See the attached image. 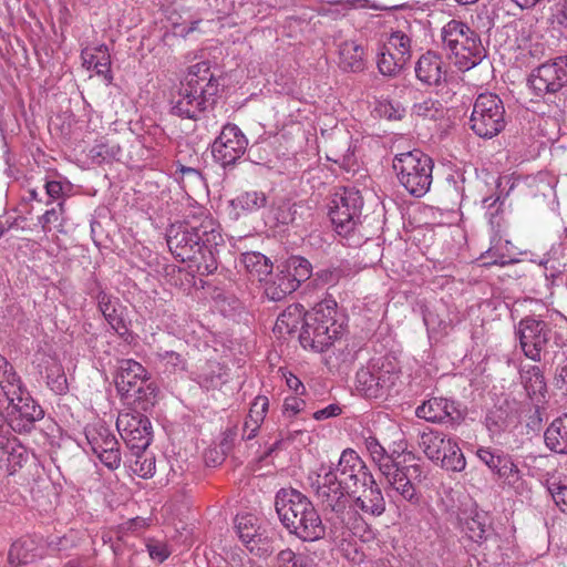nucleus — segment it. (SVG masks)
<instances>
[{"mask_svg":"<svg viewBox=\"0 0 567 567\" xmlns=\"http://www.w3.org/2000/svg\"><path fill=\"white\" fill-rule=\"evenodd\" d=\"M235 528L240 540L252 551L255 549L254 545L260 540L261 537L257 518L251 514L237 515Z\"/></svg>","mask_w":567,"mask_h":567,"instance_id":"f704fd0d","label":"nucleus"},{"mask_svg":"<svg viewBox=\"0 0 567 567\" xmlns=\"http://www.w3.org/2000/svg\"><path fill=\"white\" fill-rule=\"evenodd\" d=\"M136 460L132 465V471L140 477H152L155 473V460L145 451H133Z\"/></svg>","mask_w":567,"mask_h":567,"instance_id":"8fccbe9b","label":"nucleus"},{"mask_svg":"<svg viewBox=\"0 0 567 567\" xmlns=\"http://www.w3.org/2000/svg\"><path fill=\"white\" fill-rule=\"evenodd\" d=\"M546 446L558 454H567V413L556 417L546 429Z\"/></svg>","mask_w":567,"mask_h":567,"instance_id":"2f4dec72","label":"nucleus"},{"mask_svg":"<svg viewBox=\"0 0 567 567\" xmlns=\"http://www.w3.org/2000/svg\"><path fill=\"white\" fill-rule=\"evenodd\" d=\"M312 564L309 557L296 554L290 548L280 550L276 556V567H309Z\"/></svg>","mask_w":567,"mask_h":567,"instance_id":"de8ad7c7","label":"nucleus"},{"mask_svg":"<svg viewBox=\"0 0 567 567\" xmlns=\"http://www.w3.org/2000/svg\"><path fill=\"white\" fill-rule=\"evenodd\" d=\"M132 451H145L152 441V425L128 430L121 436Z\"/></svg>","mask_w":567,"mask_h":567,"instance_id":"c03bdc74","label":"nucleus"},{"mask_svg":"<svg viewBox=\"0 0 567 567\" xmlns=\"http://www.w3.org/2000/svg\"><path fill=\"white\" fill-rule=\"evenodd\" d=\"M470 125L480 137L492 138L501 133L506 125L502 100L496 94H480L473 105Z\"/></svg>","mask_w":567,"mask_h":567,"instance_id":"9b49d317","label":"nucleus"},{"mask_svg":"<svg viewBox=\"0 0 567 567\" xmlns=\"http://www.w3.org/2000/svg\"><path fill=\"white\" fill-rule=\"evenodd\" d=\"M344 276V271L339 267L321 269L316 272V280L322 285H336Z\"/></svg>","mask_w":567,"mask_h":567,"instance_id":"4d7b16f0","label":"nucleus"},{"mask_svg":"<svg viewBox=\"0 0 567 567\" xmlns=\"http://www.w3.org/2000/svg\"><path fill=\"white\" fill-rule=\"evenodd\" d=\"M405 471H409V468L401 466L380 471L388 483L386 494L393 502H395L396 496H400L410 504L417 505L420 503V494Z\"/></svg>","mask_w":567,"mask_h":567,"instance_id":"aec40b11","label":"nucleus"},{"mask_svg":"<svg viewBox=\"0 0 567 567\" xmlns=\"http://www.w3.org/2000/svg\"><path fill=\"white\" fill-rule=\"evenodd\" d=\"M99 310L111 328L124 340H128L131 333L123 318V308L118 301L102 292L99 295Z\"/></svg>","mask_w":567,"mask_h":567,"instance_id":"393cba45","label":"nucleus"},{"mask_svg":"<svg viewBox=\"0 0 567 567\" xmlns=\"http://www.w3.org/2000/svg\"><path fill=\"white\" fill-rule=\"evenodd\" d=\"M530 86L539 94H554L567 86V55L539 65L530 75Z\"/></svg>","mask_w":567,"mask_h":567,"instance_id":"2eb2a0df","label":"nucleus"},{"mask_svg":"<svg viewBox=\"0 0 567 567\" xmlns=\"http://www.w3.org/2000/svg\"><path fill=\"white\" fill-rule=\"evenodd\" d=\"M359 496L354 501V506L363 513L380 516L385 511V501L381 488L374 481V484H367L360 487Z\"/></svg>","mask_w":567,"mask_h":567,"instance_id":"cd10ccee","label":"nucleus"},{"mask_svg":"<svg viewBox=\"0 0 567 567\" xmlns=\"http://www.w3.org/2000/svg\"><path fill=\"white\" fill-rule=\"evenodd\" d=\"M286 272L299 287L302 281L309 279L312 275L311 264L303 257L292 256L287 262Z\"/></svg>","mask_w":567,"mask_h":567,"instance_id":"a18cd8bd","label":"nucleus"},{"mask_svg":"<svg viewBox=\"0 0 567 567\" xmlns=\"http://www.w3.org/2000/svg\"><path fill=\"white\" fill-rule=\"evenodd\" d=\"M342 413V408L338 403H331L328 406L313 412L312 417L317 421H323L336 417Z\"/></svg>","mask_w":567,"mask_h":567,"instance_id":"680f3d73","label":"nucleus"},{"mask_svg":"<svg viewBox=\"0 0 567 567\" xmlns=\"http://www.w3.org/2000/svg\"><path fill=\"white\" fill-rule=\"evenodd\" d=\"M337 301L329 297L318 302L307 313L306 324L299 339L305 349L310 347L316 352L328 351V346L341 333L342 324L336 319Z\"/></svg>","mask_w":567,"mask_h":567,"instance_id":"423d86ee","label":"nucleus"},{"mask_svg":"<svg viewBox=\"0 0 567 567\" xmlns=\"http://www.w3.org/2000/svg\"><path fill=\"white\" fill-rule=\"evenodd\" d=\"M147 378V371L140 362L132 358L116 360L114 381L121 396L132 391L133 388L141 384Z\"/></svg>","mask_w":567,"mask_h":567,"instance_id":"4be33fe9","label":"nucleus"},{"mask_svg":"<svg viewBox=\"0 0 567 567\" xmlns=\"http://www.w3.org/2000/svg\"><path fill=\"white\" fill-rule=\"evenodd\" d=\"M443 62L433 52H426L419 59L415 66L416 78L426 85H439L444 76Z\"/></svg>","mask_w":567,"mask_h":567,"instance_id":"c85d7f7f","label":"nucleus"},{"mask_svg":"<svg viewBox=\"0 0 567 567\" xmlns=\"http://www.w3.org/2000/svg\"><path fill=\"white\" fill-rule=\"evenodd\" d=\"M2 456L0 467L7 475H14L33 458V454L14 436L4 435V442L0 445Z\"/></svg>","mask_w":567,"mask_h":567,"instance_id":"412c9836","label":"nucleus"},{"mask_svg":"<svg viewBox=\"0 0 567 567\" xmlns=\"http://www.w3.org/2000/svg\"><path fill=\"white\" fill-rule=\"evenodd\" d=\"M306 406V402L298 395H289L284 402V414L287 416H295L301 412Z\"/></svg>","mask_w":567,"mask_h":567,"instance_id":"bf43d9fd","label":"nucleus"},{"mask_svg":"<svg viewBox=\"0 0 567 567\" xmlns=\"http://www.w3.org/2000/svg\"><path fill=\"white\" fill-rule=\"evenodd\" d=\"M146 526H147V522L145 518H142V517H135L124 524V527L127 530H131L134 533L144 529Z\"/></svg>","mask_w":567,"mask_h":567,"instance_id":"338daca9","label":"nucleus"},{"mask_svg":"<svg viewBox=\"0 0 567 567\" xmlns=\"http://www.w3.org/2000/svg\"><path fill=\"white\" fill-rule=\"evenodd\" d=\"M78 540V533L74 530H70L69 533L62 536H50L49 539L44 543L45 554H53L68 550L69 548L74 547Z\"/></svg>","mask_w":567,"mask_h":567,"instance_id":"49530a36","label":"nucleus"},{"mask_svg":"<svg viewBox=\"0 0 567 567\" xmlns=\"http://www.w3.org/2000/svg\"><path fill=\"white\" fill-rule=\"evenodd\" d=\"M221 236L217 224L209 216L193 218L184 225L172 226L167 235L171 252L182 262H187L190 271L208 276L217 269V260L212 244L217 245Z\"/></svg>","mask_w":567,"mask_h":567,"instance_id":"f03ea898","label":"nucleus"},{"mask_svg":"<svg viewBox=\"0 0 567 567\" xmlns=\"http://www.w3.org/2000/svg\"><path fill=\"white\" fill-rule=\"evenodd\" d=\"M339 64L346 71H362L365 66L364 48L354 40L343 41L339 47Z\"/></svg>","mask_w":567,"mask_h":567,"instance_id":"c756f323","label":"nucleus"},{"mask_svg":"<svg viewBox=\"0 0 567 567\" xmlns=\"http://www.w3.org/2000/svg\"><path fill=\"white\" fill-rule=\"evenodd\" d=\"M110 432L111 430L103 422L87 424L84 429V440L80 441L79 445L86 453L100 451L99 447L106 441Z\"/></svg>","mask_w":567,"mask_h":567,"instance_id":"58836bf2","label":"nucleus"},{"mask_svg":"<svg viewBox=\"0 0 567 567\" xmlns=\"http://www.w3.org/2000/svg\"><path fill=\"white\" fill-rule=\"evenodd\" d=\"M417 445L430 461L446 471L462 472L466 467L457 441L443 432L432 429L423 431L419 435Z\"/></svg>","mask_w":567,"mask_h":567,"instance_id":"9d476101","label":"nucleus"},{"mask_svg":"<svg viewBox=\"0 0 567 567\" xmlns=\"http://www.w3.org/2000/svg\"><path fill=\"white\" fill-rule=\"evenodd\" d=\"M441 39L461 71L474 68L484 56V47L480 35L460 20L449 21L441 30Z\"/></svg>","mask_w":567,"mask_h":567,"instance_id":"0eeeda50","label":"nucleus"},{"mask_svg":"<svg viewBox=\"0 0 567 567\" xmlns=\"http://www.w3.org/2000/svg\"><path fill=\"white\" fill-rule=\"evenodd\" d=\"M546 323L534 318H525L519 322L518 338L524 354H539L546 351Z\"/></svg>","mask_w":567,"mask_h":567,"instance_id":"6ab92c4d","label":"nucleus"},{"mask_svg":"<svg viewBox=\"0 0 567 567\" xmlns=\"http://www.w3.org/2000/svg\"><path fill=\"white\" fill-rule=\"evenodd\" d=\"M64 212V204L59 203L56 207L47 210L40 218L39 221L44 233H49L52 229V225L61 226V215Z\"/></svg>","mask_w":567,"mask_h":567,"instance_id":"6e6d98bb","label":"nucleus"},{"mask_svg":"<svg viewBox=\"0 0 567 567\" xmlns=\"http://www.w3.org/2000/svg\"><path fill=\"white\" fill-rule=\"evenodd\" d=\"M400 184L413 196L425 195L432 184L433 161L419 150L401 153L393 159Z\"/></svg>","mask_w":567,"mask_h":567,"instance_id":"1a4fd4ad","label":"nucleus"},{"mask_svg":"<svg viewBox=\"0 0 567 567\" xmlns=\"http://www.w3.org/2000/svg\"><path fill=\"white\" fill-rule=\"evenodd\" d=\"M374 111L386 120H400L404 114V107L400 103L389 100L379 101Z\"/></svg>","mask_w":567,"mask_h":567,"instance_id":"603ef678","label":"nucleus"},{"mask_svg":"<svg viewBox=\"0 0 567 567\" xmlns=\"http://www.w3.org/2000/svg\"><path fill=\"white\" fill-rule=\"evenodd\" d=\"M550 22L554 27L567 31V0L555 7L551 12Z\"/></svg>","mask_w":567,"mask_h":567,"instance_id":"052dcab7","label":"nucleus"},{"mask_svg":"<svg viewBox=\"0 0 567 567\" xmlns=\"http://www.w3.org/2000/svg\"><path fill=\"white\" fill-rule=\"evenodd\" d=\"M555 384L557 388L564 390L567 395V357H565L557 365Z\"/></svg>","mask_w":567,"mask_h":567,"instance_id":"e2e57ef3","label":"nucleus"},{"mask_svg":"<svg viewBox=\"0 0 567 567\" xmlns=\"http://www.w3.org/2000/svg\"><path fill=\"white\" fill-rule=\"evenodd\" d=\"M476 455L497 476L504 487L513 489L516 494L525 492L523 474L509 454L492 447H478Z\"/></svg>","mask_w":567,"mask_h":567,"instance_id":"f8f14e48","label":"nucleus"},{"mask_svg":"<svg viewBox=\"0 0 567 567\" xmlns=\"http://www.w3.org/2000/svg\"><path fill=\"white\" fill-rule=\"evenodd\" d=\"M241 262L247 272L259 281L265 280L272 270L270 260L260 252L250 251L243 254Z\"/></svg>","mask_w":567,"mask_h":567,"instance_id":"e433bc0d","label":"nucleus"},{"mask_svg":"<svg viewBox=\"0 0 567 567\" xmlns=\"http://www.w3.org/2000/svg\"><path fill=\"white\" fill-rule=\"evenodd\" d=\"M45 378L48 386L56 394L65 393L68 381L62 364L56 357H48L45 362Z\"/></svg>","mask_w":567,"mask_h":567,"instance_id":"a19ab883","label":"nucleus"},{"mask_svg":"<svg viewBox=\"0 0 567 567\" xmlns=\"http://www.w3.org/2000/svg\"><path fill=\"white\" fill-rule=\"evenodd\" d=\"M284 378L286 379V383L290 390L295 392L296 395H301L305 393L306 389L303 383L291 372H285Z\"/></svg>","mask_w":567,"mask_h":567,"instance_id":"0e129e2a","label":"nucleus"},{"mask_svg":"<svg viewBox=\"0 0 567 567\" xmlns=\"http://www.w3.org/2000/svg\"><path fill=\"white\" fill-rule=\"evenodd\" d=\"M217 91L218 83L209 65L206 62L196 63L190 66L185 81L181 82L178 89L172 94V113L184 118L196 120L206 110Z\"/></svg>","mask_w":567,"mask_h":567,"instance_id":"39448f33","label":"nucleus"},{"mask_svg":"<svg viewBox=\"0 0 567 567\" xmlns=\"http://www.w3.org/2000/svg\"><path fill=\"white\" fill-rule=\"evenodd\" d=\"M548 491L559 509L567 514V486L554 482L548 485Z\"/></svg>","mask_w":567,"mask_h":567,"instance_id":"13d9d810","label":"nucleus"},{"mask_svg":"<svg viewBox=\"0 0 567 567\" xmlns=\"http://www.w3.org/2000/svg\"><path fill=\"white\" fill-rule=\"evenodd\" d=\"M307 313L299 303L288 306L277 318L274 331L280 336L290 334L306 324Z\"/></svg>","mask_w":567,"mask_h":567,"instance_id":"7c9ffc66","label":"nucleus"},{"mask_svg":"<svg viewBox=\"0 0 567 567\" xmlns=\"http://www.w3.org/2000/svg\"><path fill=\"white\" fill-rule=\"evenodd\" d=\"M225 567H261L240 548H234L226 553Z\"/></svg>","mask_w":567,"mask_h":567,"instance_id":"5fc2aeb1","label":"nucleus"},{"mask_svg":"<svg viewBox=\"0 0 567 567\" xmlns=\"http://www.w3.org/2000/svg\"><path fill=\"white\" fill-rule=\"evenodd\" d=\"M141 410H131L121 412L116 420V427L122 436L128 430H136L140 426H150L151 422L146 415L142 413Z\"/></svg>","mask_w":567,"mask_h":567,"instance_id":"37998d69","label":"nucleus"},{"mask_svg":"<svg viewBox=\"0 0 567 567\" xmlns=\"http://www.w3.org/2000/svg\"><path fill=\"white\" fill-rule=\"evenodd\" d=\"M121 151L118 143L106 137H101L90 150V156L97 163L110 162L116 159Z\"/></svg>","mask_w":567,"mask_h":567,"instance_id":"79ce46f5","label":"nucleus"},{"mask_svg":"<svg viewBox=\"0 0 567 567\" xmlns=\"http://www.w3.org/2000/svg\"><path fill=\"white\" fill-rule=\"evenodd\" d=\"M415 414L432 423H449L460 419L455 402L445 398H431L416 408Z\"/></svg>","mask_w":567,"mask_h":567,"instance_id":"5701e85b","label":"nucleus"},{"mask_svg":"<svg viewBox=\"0 0 567 567\" xmlns=\"http://www.w3.org/2000/svg\"><path fill=\"white\" fill-rule=\"evenodd\" d=\"M81 58L87 70H95L97 74H105L110 71L111 58L105 45L85 48Z\"/></svg>","mask_w":567,"mask_h":567,"instance_id":"c9c22d12","label":"nucleus"},{"mask_svg":"<svg viewBox=\"0 0 567 567\" xmlns=\"http://www.w3.org/2000/svg\"><path fill=\"white\" fill-rule=\"evenodd\" d=\"M62 184L56 181H49L45 183V192L52 199H58L62 195Z\"/></svg>","mask_w":567,"mask_h":567,"instance_id":"69168bd1","label":"nucleus"},{"mask_svg":"<svg viewBox=\"0 0 567 567\" xmlns=\"http://www.w3.org/2000/svg\"><path fill=\"white\" fill-rule=\"evenodd\" d=\"M145 545L150 557L157 563L165 561L172 553L166 542L156 538H147Z\"/></svg>","mask_w":567,"mask_h":567,"instance_id":"864d4df0","label":"nucleus"},{"mask_svg":"<svg viewBox=\"0 0 567 567\" xmlns=\"http://www.w3.org/2000/svg\"><path fill=\"white\" fill-rule=\"evenodd\" d=\"M411 59V38L402 30L390 33L378 55V69L386 76H395Z\"/></svg>","mask_w":567,"mask_h":567,"instance_id":"4468645a","label":"nucleus"},{"mask_svg":"<svg viewBox=\"0 0 567 567\" xmlns=\"http://www.w3.org/2000/svg\"><path fill=\"white\" fill-rule=\"evenodd\" d=\"M400 372L390 357H373L357 372V391L367 399H388L399 392Z\"/></svg>","mask_w":567,"mask_h":567,"instance_id":"6e6552de","label":"nucleus"},{"mask_svg":"<svg viewBox=\"0 0 567 567\" xmlns=\"http://www.w3.org/2000/svg\"><path fill=\"white\" fill-rule=\"evenodd\" d=\"M311 487L326 508H330V535L343 556L354 563L363 561V553L357 546V539L369 542L372 532L361 516L347 508L348 496L360 492L361 486L374 484L365 462L352 449L342 451L338 464H321L311 475Z\"/></svg>","mask_w":567,"mask_h":567,"instance_id":"f257e3e1","label":"nucleus"},{"mask_svg":"<svg viewBox=\"0 0 567 567\" xmlns=\"http://www.w3.org/2000/svg\"><path fill=\"white\" fill-rule=\"evenodd\" d=\"M276 512L287 530L303 542L323 538L326 527L310 499L293 488H281L276 495Z\"/></svg>","mask_w":567,"mask_h":567,"instance_id":"20e7f679","label":"nucleus"},{"mask_svg":"<svg viewBox=\"0 0 567 567\" xmlns=\"http://www.w3.org/2000/svg\"><path fill=\"white\" fill-rule=\"evenodd\" d=\"M100 451H94L93 454L100 462L111 471L120 467L122 455L120 451L118 441L112 431L109 433L106 441L99 447Z\"/></svg>","mask_w":567,"mask_h":567,"instance_id":"4c0bfd02","label":"nucleus"},{"mask_svg":"<svg viewBox=\"0 0 567 567\" xmlns=\"http://www.w3.org/2000/svg\"><path fill=\"white\" fill-rule=\"evenodd\" d=\"M247 145L248 140L240 128L235 124H227L213 144V155L223 166H227L244 155Z\"/></svg>","mask_w":567,"mask_h":567,"instance_id":"f3484780","label":"nucleus"},{"mask_svg":"<svg viewBox=\"0 0 567 567\" xmlns=\"http://www.w3.org/2000/svg\"><path fill=\"white\" fill-rule=\"evenodd\" d=\"M329 217L339 235H347L354 225L362 207L359 192L352 188L338 189L329 202Z\"/></svg>","mask_w":567,"mask_h":567,"instance_id":"ddd939ff","label":"nucleus"},{"mask_svg":"<svg viewBox=\"0 0 567 567\" xmlns=\"http://www.w3.org/2000/svg\"><path fill=\"white\" fill-rule=\"evenodd\" d=\"M519 374L522 383L532 400L539 402L540 399L545 398L547 386L542 370L537 364L522 361L519 363Z\"/></svg>","mask_w":567,"mask_h":567,"instance_id":"a878e982","label":"nucleus"},{"mask_svg":"<svg viewBox=\"0 0 567 567\" xmlns=\"http://www.w3.org/2000/svg\"><path fill=\"white\" fill-rule=\"evenodd\" d=\"M463 530L465 535L473 542L483 547L486 560L492 564H498L502 557L501 538L494 534L491 526L486 523L485 515L476 513L473 517L465 520Z\"/></svg>","mask_w":567,"mask_h":567,"instance_id":"a211bd4d","label":"nucleus"},{"mask_svg":"<svg viewBox=\"0 0 567 567\" xmlns=\"http://www.w3.org/2000/svg\"><path fill=\"white\" fill-rule=\"evenodd\" d=\"M268 406L269 400L267 396L258 395L255 398L244 422L243 439L251 440L257 435V431L266 416Z\"/></svg>","mask_w":567,"mask_h":567,"instance_id":"473e14b6","label":"nucleus"},{"mask_svg":"<svg viewBox=\"0 0 567 567\" xmlns=\"http://www.w3.org/2000/svg\"><path fill=\"white\" fill-rule=\"evenodd\" d=\"M298 289L297 284L286 271H280L274 280L267 282L265 292L267 297L274 301L284 299L287 295Z\"/></svg>","mask_w":567,"mask_h":567,"instance_id":"ea45409f","label":"nucleus"},{"mask_svg":"<svg viewBox=\"0 0 567 567\" xmlns=\"http://www.w3.org/2000/svg\"><path fill=\"white\" fill-rule=\"evenodd\" d=\"M157 389L153 382L144 380L141 384L133 388L132 391L122 395L124 404L131 410H141L147 412L156 402Z\"/></svg>","mask_w":567,"mask_h":567,"instance_id":"bb28decb","label":"nucleus"},{"mask_svg":"<svg viewBox=\"0 0 567 567\" xmlns=\"http://www.w3.org/2000/svg\"><path fill=\"white\" fill-rule=\"evenodd\" d=\"M267 204V196L264 192L248 190L238 194L230 200L231 213L236 218L256 212Z\"/></svg>","mask_w":567,"mask_h":567,"instance_id":"72a5a7b5","label":"nucleus"},{"mask_svg":"<svg viewBox=\"0 0 567 567\" xmlns=\"http://www.w3.org/2000/svg\"><path fill=\"white\" fill-rule=\"evenodd\" d=\"M395 432L398 434V439L389 445V449H385L372 434L363 436L362 444L371 461L378 466L379 471L400 467V457L406 453L408 443L403 439V434L399 430Z\"/></svg>","mask_w":567,"mask_h":567,"instance_id":"dca6fc26","label":"nucleus"},{"mask_svg":"<svg viewBox=\"0 0 567 567\" xmlns=\"http://www.w3.org/2000/svg\"><path fill=\"white\" fill-rule=\"evenodd\" d=\"M0 406H6L8 425L17 433L31 432L44 415L6 357H0Z\"/></svg>","mask_w":567,"mask_h":567,"instance_id":"7ed1b4c3","label":"nucleus"},{"mask_svg":"<svg viewBox=\"0 0 567 567\" xmlns=\"http://www.w3.org/2000/svg\"><path fill=\"white\" fill-rule=\"evenodd\" d=\"M44 555V542L41 537L23 536L11 545L8 559L12 565H21L32 563Z\"/></svg>","mask_w":567,"mask_h":567,"instance_id":"b1692460","label":"nucleus"},{"mask_svg":"<svg viewBox=\"0 0 567 567\" xmlns=\"http://www.w3.org/2000/svg\"><path fill=\"white\" fill-rule=\"evenodd\" d=\"M442 111V104L431 97L415 103L412 107V114L422 118H436Z\"/></svg>","mask_w":567,"mask_h":567,"instance_id":"3c124183","label":"nucleus"},{"mask_svg":"<svg viewBox=\"0 0 567 567\" xmlns=\"http://www.w3.org/2000/svg\"><path fill=\"white\" fill-rule=\"evenodd\" d=\"M227 369L221 367L220 363L209 361V371L200 374V384L206 389L217 388L226 382Z\"/></svg>","mask_w":567,"mask_h":567,"instance_id":"09e8293b","label":"nucleus"},{"mask_svg":"<svg viewBox=\"0 0 567 567\" xmlns=\"http://www.w3.org/2000/svg\"><path fill=\"white\" fill-rule=\"evenodd\" d=\"M178 172L182 174V176H194V177H198L199 176V172L195 168H192V167H186L184 165H181L179 168H178Z\"/></svg>","mask_w":567,"mask_h":567,"instance_id":"774afa93","label":"nucleus"}]
</instances>
